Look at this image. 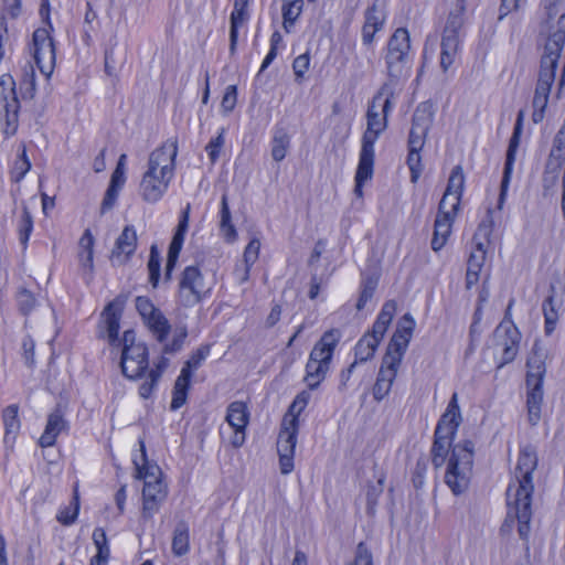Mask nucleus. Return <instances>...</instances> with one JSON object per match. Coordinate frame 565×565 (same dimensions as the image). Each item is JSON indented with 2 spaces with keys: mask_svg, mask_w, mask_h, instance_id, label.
I'll return each mask as SVG.
<instances>
[{
  "mask_svg": "<svg viewBox=\"0 0 565 565\" xmlns=\"http://www.w3.org/2000/svg\"><path fill=\"white\" fill-rule=\"evenodd\" d=\"M537 467L536 451L532 446L521 449L514 471V479L507 489L508 514L503 526L518 521L520 539L527 541L530 534V521L532 518L531 502L533 486V472Z\"/></svg>",
  "mask_w": 565,
  "mask_h": 565,
  "instance_id": "nucleus-1",
  "label": "nucleus"
},
{
  "mask_svg": "<svg viewBox=\"0 0 565 565\" xmlns=\"http://www.w3.org/2000/svg\"><path fill=\"white\" fill-rule=\"evenodd\" d=\"M126 301V295H118L104 308L102 319L109 344H122L120 361L122 374L128 379H138L148 369V349L145 343L136 342V333L134 330H126L122 340L118 338L119 321Z\"/></svg>",
  "mask_w": 565,
  "mask_h": 565,
  "instance_id": "nucleus-2",
  "label": "nucleus"
},
{
  "mask_svg": "<svg viewBox=\"0 0 565 565\" xmlns=\"http://www.w3.org/2000/svg\"><path fill=\"white\" fill-rule=\"evenodd\" d=\"M451 455L445 473V482L455 495L463 493L470 483L473 466L475 444L471 440L456 444L434 438L431 462L435 469L441 468L449 450Z\"/></svg>",
  "mask_w": 565,
  "mask_h": 565,
  "instance_id": "nucleus-3",
  "label": "nucleus"
},
{
  "mask_svg": "<svg viewBox=\"0 0 565 565\" xmlns=\"http://www.w3.org/2000/svg\"><path fill=\"white\" fill-rule=\"evenodd\" d=\"M177 154V139H169L150 153L139 185V193L146 202L156 203L167 192L174 174Z\"/></svg>",
  "mask_w": 565,
  "mask_h": 565,
  "instance_id": "nucleus-4",
  "label": "nucleus"
},
{
  "mask_svg": "<svg viewBox=\"0 0 565 565\" xmlns=\"http://www.w3.org/2000/svg\"><path fill=\"white\" fill-rule=\"evenodd\" d=\"M394 96L393 88L390 83H384L379 92L374 95L371 104L369 105L366 119V130L362 136L361 157L365 161L369 158H374V145L380 135L387 127V116L392 109V98Z\"/></svg>",
  "mask_w": 565,
  "mask_h": 565,
  "instance_id": "nucleus-5",
  "label": "nucleus"
},
{
  "mask_svg": "<svg viewBox=\"0 0 565 565\" xmlns=\"http://www.w3.org/2000/svg\"><path fill=\"white\" fill-rule=\"evenodd\" d=\"M386 74L394 89L396 83L411 70V39L404 28H398L390 36L384 54Z\"/></svg>",
  "mask_w": 565,
  "mask_h": 565,
  "instance_id": "nucleus-6",
  "label": "nucleus"
},
{
  "mask_svg": "<svg viewBox=\"0 0 565 565\" xmlns=\"http://www.w3.org/2000/svg\"><path fill=\"white\" fill-rule=\"evenodd\" d=\"M212 288L198 266H186L180 276L177 301L184 308H193L210 296Z\"/></svg>",
  "mask_w": 565,
  "mask_h": 565,
  "instance_id": "nucleus-7",
  "label": "nucleus"
},
{
  "mask_svg": "<svg viewBox=\"0 0 565 565\" xmlns=\"http://www.w3.org/2000/svg\"><path fill=\"white\" fill-rule=\"evenodd\" d=\"M211 345L205 344L198 348L181 369L180 375L177 377L171 401V409L177 411L186 402L188 390L192 376V371L198 370L205 359L209 356Z\"/></svg>",
  "mask_w": 565,
  "mask_h": 565,
  "instance_id": "nucleus-8",
  "label": "nucleus"
},
{
  "mask_svg": "<svg viewBox=\"0 0 565 565\" xmlns=\"http://www.w3.org/2000/svg\"><path fill=\"white\" fill-rule=\"evenodd\" d=\"M298 419L284 417L277 440L280 472L288 475L294 470V455L297 444Z\"/></svg>",
  "mask_w": 565,
  "mask_h": 565,
  "instance_id": "nucleus-9",
  "label": "nucleus"
},
{
  "mask_svg": "<svg viewBox=\"0 0 565 565\" xmlns=\"http://www.w3.org/2000/svg\"><path fill=\"white\" fill-rule=\"evenodd\" d=\"M415 320L409 313H405L397 323V328L387 345L386 353L383 356L386 363H402L403 356L412 339Z\"/></svg>",
  "mask_w": 565,
  "mask_h": 565,
  "instance_id": "nucleus-10",
  "label": "nucleus"
},
{
  "mask_svg": "<svg viewBox=\"0 0 565 565\" xmlns=\"http://www.w3.org/2000/svg\"><path fill=\"white\" fill-rule=\"evenodd\" d=\"M0 104L4 111V134L13 135L18 128L20 104L15 93V82L10 74H3L0 77Z\"/></svg>",
  "mask_w": 565,
  "mask_h": 565,
  "instance_id": "nucleus-11",
  "label": "nucleus"
},
{
  "mask_svg": "<svg viewBox=\"0 0 565 565\" xmlns=\"http://www.w3.org/2000/svg\"><path fill=\"white\" fill-rule=\"evenodd\" d=\"M135 302L137 311L156 339L161 343L166 341L171 329L168 319L148 297L138 296Z\"/></svg>",
  "mask_w": 565,
  "mask_h": 565,
  "instance_id": "nucleus-12",
  "label": "nucleus"
},
{
  "mask_svg": "<svg viewBox=\"0 0 565 565\" xmlns=\"http://www.w3.org/2000/svg\"><path fill=\"white\" fill-rule=\"evenodd\" d=\"M33 57L40 71L50 75L55 63V47L47 29L39 28L33 32Z\"/></svg>",
  "mask_w": 565,
  "mask_h": 565,
  "instance_id": "nucleus-13",
  "label": "nucleus"
},
{
  "mask_svg": "<svg viewBox=\"0 0 565 565\" xmlns=\"http://www.w3.org/2000/svg\"><path fill=\"white\" fill-rule=\"evenodd\" d=\"M523 117H524L523 111L522 110L519 111L518 118H516V121L514 125L513 134L509 141V147L507 150V157H505L504 169H503V175H502L501 186H500V195H499V200H498V209L499 210H501L504 204L507 192L509 189V184H510V180H511V175H512V171H513V166L515 162V154H516V151H518V148L520 145Z\"/></svg>",
  "mask_w": 565,
  "mask_h": 565,
  "instance_id": "nucleus-14",
  "label": "nucleus"
},
{
  "mask_svg": "<svg viewBox=\"0 0 565 565\" xmlns=\"http://www.w3.org/2000/svg\"><path fill=\"white\" fill-rule=\"evenodd\" d=\"M225 420L234 429L231 444L239 448L245 443V431L249 423V411L247 404L242 401H234L227 406Z\"/></svg>",
  "mask_w": 565,
  "mask_h": 565,
  "instance_id": "nucleus-15",
  "label": "nucleus"
},
{
  "mask_svg": "<svg viewBox=\"0 0 565 565\" xmlns=\"http://www.w3.org/2000/svg\"><path fill=\"white\" fill-rule=\"evenodd\" d=\"M497 345L502 348L500 366L512 362L519 351L521 334L514 324H507L501 321L494 330Z\"/></svg>",
  "mask_w": 565,
  "mask_h": 565,
  "instance_id": "nucleus-16",
  "label": "nucleus"
},
{
  "mask_svg": "<svg viewBox=\"0 0 565 565\" xmlns=\"http://www.w3.org/2000/svg\"><path fill=\"white\" fill-rule=\"evenodd\" d=\"M167 494V486L163 481H148L143 484L141 516L146 520L151 519L158 512Z\"/></svg>",
  "mask_w": 565,
  "mask_h": 565,
  "instance_id": "nucleus-17",
  "label": "nucleus"
},
{
  "mask_svg": "<svg viewBox=\"0 0 565 565\" xmlns=\"http://www.w3.org/2000/svg\"><path fill=\"white\" fill-rule=\"evenodd\" d=\"M465 189V174L461 166H455L450 172L446 191L439 202L441 210L444 207H451L452 211H458L460 206L461 196Z\"/></svg>",
  "mask_w": 565,
  "mask_h": 565,
  "instance_id": "nucleus-18",
  "label": "nucleus"
},
{
  "mask_svg": "<svg viewBox=\"0 0 565 565\" xmlns=\"http://www.w3.org/2000/svg\"><path fill=\"white\" fill-rule=\"evenodd\" d=\"M555 81V76L550 72H539V78L533 97L532 119L535 124L544 118L545 108L548 103L550 92Z\"/></svg>",
  "mask_w": 565,
  "mask_h": 565,
  "instance_id": "nucleus-19",
  "label": "nucleus"
},
{
  "mask_svg": "<svg viewBox=\"0 0 565 565\" xmlns=\"http://www.w3.org/2000/svg\"><path fill=\"white\" fill-rule=\"evenodd\" d=\"M340 339L341 331L339 329H331L324 332L311 350L309 360L330 366L334 349Z\"/></svg>",
  "mask_w": 565,
  "mask_h": 565,
  "instance_id": "nucleus-20",
  "label": "nucleus"
},
{
  "mask_svg": "<svg viewBox=\"0 0 565 565\" xmlns=\"http://www.w3.org/2000/svg\"><path fill=\"white\" fill-rule=\"evenodd\" d=\"M458 211H452L451 207H444L441 211L440 205L438 206V213L435 220L434 235L431 239V248L435 252L441 249L450 233L455 216Z\"/></svg>",
  "mask_w": 565,
  "mask_h": 565,
  "instance_id": "nucleus-21",
  "label": "nucleus"
},
{
  "mask_svg": "<svg viewBox=\"0 0 565 565\" xmlns=\"http://www.w3.org/2000/svg\"><path fill=\"white\" fill-rule=\"evenodd\" d=\"M137 239L135 227L132 225L125 226L115 242L111 260H118L119 264H122L124 260L128 259L137 248Z\"/></svg>",
  "mask_w": 565,
  "mask_h": 565,
  "instance_id": "nucleus-22",
  "label": "nucleus"
},
{
  "mask_svg": "<svg viewBox=\"0 0 565 565\" xmlns=\"http://www.w3.org/2000/svg\"><path fill=\"white\" fill-rule=\"evenodd\" d=\"M126 60V49L119 46L117 36L113 35L109 39L104 52L105 73L110 77L116 76L117 71L124 66Z\"/></svg>",
  "mask_w": 565,
  "mask_h": 565,
  "instance_id": "nucleus-23",
  "label": "nucleus"
},
{
  "mask_svg": "<svg viewBox=\"0 0 565 565\" xmlns=\"http://www.w3.org/2000/svg\"><path fill=\"white\" fill-rule=\"evenodd\" d=\"M399 364L385 362L382 360V364L376 377V382L373 386V397L375 401L381 402L391 392L392 385L396 379Z\"/></svg>",
  "mask_w": 565,
  "mask_h": 565,
  "instance_id": "nucleus-24",
  "label": "nucleus"
},
{
  "mask_svg": "<svg viewBox=\"0 0 565 565\" xmlns=\"http://www.w3.org/2000/svg\"><path fill=\"white\" fill-rule=\"evenodd\" d=\"M486 244L482 241H478L476 243V249L470 253L467 264V273H466V287L467 289L472 288L478 280L480 271L483 267L486 260Z\"/></svg>",
  "mask_w": 565,
  "mask_h": 565,
  "instance_id": "nucleus-25",
  "label": "nucleus"
},
{
  "mask_svg": "<svg viewBox=\"0 0 565 565\" xmlns=\"http://www.w3.org/2000/svg\"><path fill=\"white\" fill-rule=\"evenodd\" d=\"M527 397L526 405L529 418L532 424H536L540 419L541 405L543 401V381L526 380Z\"/></svg>",
  "mask_w": 565,
  "mask_h": 565,
  "instance_id": "nucleus-26",
  "label": "nucleus"
},
{
  "mask_svg": "<svg viewBox=\"0 0 565 565\" xmlns=\"http://www.w3.org/2000/svg\"><path fill=\"white\" fill-rule=\"evenodd\" d=\"M547 353L546 350L539 343L535 342L532 352L526 362V380H542L544 379L546 367L545 360Z\"/></svg>",
  "mask_w": 565,
  "mask_h": 565,
  "instance_id": "nucleus-27",
  "label": "nucleus"
},
{
  "mask_svg": "<svg viewBox=\"0 0 565 565\" xmlns=\"http://www.w3.org/2000/svg\"><path fill=\"white\" fill-rule=\"evenodd\" d=\"M249 0H235L234 9L231 13L230 28V52L234 54L238 39V28L247 20V6Z\"/></svg>",
  "mask_w": 565,
  "mask_h": 565,
  "instance_id": "nucleus-28",
  "label": "nucleus"
},
{
  "mask_svg": "<svg viewBox=\"0 0 565 565\" xmlns=\"http://www.w3.org/2000/svg\"><path fill=\"white\" fill-rule=\"evenodd\" d=\"M65 427L66 422L64 420L62 414L58 411H55L52 414H50L44 433L39 439L40 446L42 448L53 446L55 444L56 437L62 430L65 429Z\"/></svg>",
  "mask_w": 565,
  "mask_h": 565,
  "instance_id": "nucleus-29",
  "label": "nucleus"
},
{
  "mask_svg": "<svg viewBox=\"0 0 565 565\" xmlns=\"http://www.w3.org/2000/svg\"><path fill=\"white\" fill-rule=\"evenodd\" d=\"M396 308L397 306L394 300L386 301L383 305L375 322L373 323L372 331L369 334L381 341L392 322V319L396 312Z\"/></svg>",
  "mask_w": 565,
  "mask_h": 565,
  "instance_id": "nucleus-30",
  "label": "nucleus"
},
{
  "mask_svg": "<svg viewBox=\"0 0 565 565\" xmlns=\"http://www.w3.org/2000/svg\"><path fill=\"white\" fill-rule=\"evenodd\" d=\"M140 451H141V460L142 463L140 465L137 459L134 460V463L136 466L137 471V478L143 480V484H146L148 481H162L161 476V469L156 463H150L147 460L146 456V448L143 441H140Z\"/></svg>",
  "mask_w": 565,
  "mask_h": 565,
  "instance_id": "nucleus-31",
  "label": "nucleus"
},
{
  "mask_svg": "<svg viewBox=\"0 0 565 565\" xmlns=\"http://www.w3.org/2000/svg\"><path fill=\"white\" fill-rule=\"evenodd\" d=\"M440 46V66L446 72L455 62L459 47V34L443 33Z\"/></svg>",
  "mask_w": 565,
  "mask_h": 565,
  "instance_id": "nucleus-32",
  "label": "nucleus"
},
{
  "mask_svg": "<svg viewBox=\"0 0 565 565\" xmlns=\"http://www.w3.org/2000/svg\"><path fill=\"white\" fill-rule=\"evenodd\" d=\"M440 46V66L446 72L455 62L459 47V34L443 33Z\"/></svg>",
  "mask_w": 565,
  "mask_h": 565,
  "instance_id": "nucleus-33",
  "label": "nucleus"
},
{
  "mask_svg": "<svg viewBox=\"0 0 565 565\" xmlns=\"http://www.w3.org/2000/svg\"><path fill=\"white\" fill-rule=\"evenodd\" d=\"M220 232L224 239L228 243H233L237 238L235 226L232 223V215L226 194H223L221 199Z\"/></svg>",
  "mask_w": 565,
  "mask_h": 565,
  "instance_id": "nucleus-34",
  "label": "nucleus"
},
{
  "mask_svg": "<svg viewBox=\"0 0 565 565\" xmlns=\"http://www.w3.org/2000/svg\"><path fill=\"white\" fill-rule=\"evenodd\" d=\"M434 107L430 103H422L413 115L412 128L418 132H428L434 120Z\"/></svg>",
  "mask_w": 565,
  "mask_h": 565,
  "instance_id": "nucleus-35",
  "label": "nucleus"
},
{
  "mask_svg": "<svg viewBox=\"0 0 565 565\" xmlns=\"http://www.w3.org/2000/svg\"><path fill=\"white\" fill-rule=\"evenodd\" d=\"M92 539L97 550V553L90 559V565H107L110 550L104 529L96 527L93 532Z\"/></svg>",
  "mask_w": 565,
  "mask_h": 565,
  "instance_id": "nucleus-36",
  "label": "nucleus"
},
{
  "mask_svg": "<svg viewBox=\"0 0 565 565\" xmlns=\"http://www.w3.org/2000/svg\"><path fill=\"white\" fill-rule=\"evenodd\" d=\"M19 407L15 404L7 406L2 412V419L4 425V441H13L20 430V419L18 416Z\"/></svg>",
  "mask_w": 565,
  "mask_h": 565,
  "instance_id": "nucleus-37",
  "label": "nucleus"
},
{
  "mask_svg": "<svg viewBox=\"0 0 565 565\" xmlns=\"http://www.w3.org/2000/svg\"><path fill=\"white\" fill-rule=\"evenodd\" d=\"M454 9L450 10L443 33L459 34L463 25V14L467 0H454Z\"/></svg>",
  "mask_w": 565,
  "mask_h": 565,
  "instance_id": "nucleus-38",
  "label": "nucleus"
},
{
  "mask_svg": "<svg viewBox=\"0 0 565 565\" xmlns=\"http://www.w3.org/2000/svg\"><path fill=\"white\" fill-rule=\"evenodd\" d=\"M562 50L563 46L554 43L551 40H547L544 49V54L541 58L540 72H550L552 73L553 76H555Z\"/></svg>",
  "mask_w": 565,
  "mask_h": 565,
  "instance_id": "nucleus-39",
  "label": "nucleus"
},
{
  "mask_svg": "<svg viewBox=\"0 0 565 565\" xmlns=\"http://www.w3.org/2000/svg\"><path fill=\"white\" fill-rule=\"evenodd\" d=\"M380 340L371 334H364L356 343L354 348V356L356 363L366 362L372 359L379 344Z\"/></svg>",
  "mask_w": 565,
  "mask_h": 565,
  "instance_id": "nucleus-40",
  "label": "nucleus"
},
{
  "mask_svg": "<svg viewBox=\"0 0 565 565\" xmlns=\"http://www.w3.org/2000/svg\"><path fill=\"white\" fill-rule=\"evenodd\" d=\"M330 370L329 365L308 360L306 364V376L305 382L309 390H316L320 383L326 379Z\"/></svg>",
  "mask_w": 565,
  "mask_h": 565,
  "instance_id": "nucleus-41",
  "label": "nucleus"
},
{
  "mask_svg": "<svg viewBox=\"0 0 565 565\" xmlns=\"http://www.w3.org/2000/svg\"><path fill=\"white\" fill-rule=\"evenodd\" d=\"M189 526L185 521H180L173 532L172 552L177 556H182L189 552Z\"/></svg>",
  "mask_w": 565,
  "mask_h": 565,
  "instance_id": "nucleus-42",
  "label": "nucleus"
},
{
  "mask_svg": "<svg viewBox=\"0 0 565 565\" xmlns=\"http://www.w3.org/2000/svg\"><path fill=\"white\" fill-rule=\"evenodd\" d=\"M290 145V138L284 129H277L271 141V157L279 162L285 159Z\"/></svg>",
  "mask_w": 565,
  "mask_h": 565,
  "instance_id": "nucleus-43",
  "label": "nucleus"
},
{
  "mask_svg": "<svg viewBox=\"0 0 565 565\" xmlns=\"http://www.w3.org/2000/svg\"><path fill=\"white\" fill-rule=\"evenodd\" d=\"M373 164L374 158H369V161H365L363 157L360 156L359 164L355 173V188L354 192L358 196L362 195V185L365 181L370 180L373 175Z\"/></svg>",
  "mask_w": 565,
  "mask_h": 565,
  "instance_id": "nucleus-44",
  "label": "nucleus"
},
{
  "mask_svg": "<svg viewBox=\"0 0 565 565\" xmlns=\"http://www.w3.org/2000/svg\"><path fill=\"white\" fill-rule=\"evenodd\" d=\"M542 310L545 320V333L550 335L555 330L558 320V311L554 296L551 295L543 301Z\"/></svg>",
  "mask_w": 565,
  "mask_h": 565,
  "instance_id": "nucleus-45",
  "label": "nucleus"
},
{
  "mask_svg": "<svg viewBox=\"0 0 565 565\" xmlns=\"http://www.w3.org/2000/svg\"><path fill=\"white\" fill-rule=\"evenodd\" d=\"M33 231V217L25 204L22 205V214L18 224V233L21 245L25 248Z\"/></svg>",
  "mask_w": 565,
  "mask_h": 565,
  "instance_id": "nucleus-46",
  "label": "nucleus"
},
{
  "mask_svg": "<svg viewBox=\"0 0 565 565\" xmlns=\"http://www.w3.org/2000/svg\"><path fill=\"white\" fill-rule=\"evenodd\" d=\"M459 425V422H450V419L440 417L435 429L434 438L454 443Z\"/></svg>",
  "mask_w": 565,
  "mask_h": 565,
  "instance_id": "nucleus-47",
  "label": "nucleus"
},
{
  "mask_svg": "<svg viewBox=\"0 0 565 565\" xmlns=\"http://www.w3.org/2000/svg\"><path fill=\"white\" fill-rule=\"evenodd\" d=\"M302 0H292L282 6L284 28L289 32V26L295 23L302 10Z\"/></svg>",
  "mask_w": 565,
  "mask_h": 565,
  "instance_id": "nucleus-48",
  "label": "nucleus"
},
{
  "mask_svg": "<svg viewBox=\"0 0 565 565\" xmlns=\"http://www.w3.org/2000/svg\"><path fill=\"white\" fill-rule=\"evenodd\" d=\"M79 245L83 248V252L79 254V260L83 266H87L90 269L93 268V245L94 237L89 230H86L83 236L79 239Z\"/></svg>",
  "mask_w": 565,
  "mask_h": 565,
  "instance_id": "nucleus-49",
  "label": "nucleus"
},
{
  "mask_svg": "<svg viewBox=\"0 0 565 565\" xmlns=\"http://www.w3.org/2000/svg\"><path fill=\"white\" fill-rule=\"evenodd\" d=\"M380 0H374L372 6H370L364 13V22L372 24L379 29H383L385 23V12L383 8L379 4Z\"/></svg>",
  "mask_w": 565,
  "mask_h": 565,
  "instance_id": "nucleus-50",
  "label": "nucleus"
},
{
  "mask_svg": "<svg viewBox=\"0 0 565 565\" xmlns=\"http://www.w3.org/2000/svg\"><path fill=\"white\" fill-rule=\"evenodd\" d=\"M259 248H260V243L258 239H252L248 243V245L246 246V248L244 250L245 266H244L243 276L241 278L242 282L247 280L248 274H249V268L258 258Z\"/></svg>",
  "mask_w": 565,
  "mask_h": 565,
  "instance_id": "nucleus-51",
  "label": "nucleus"
},
{
  "mask_svg": "<svg viewBox=\"0 0 565 565\" xmlns=\"http://www.w3.org/2000/svg\"><path fill=\"white\" fill-rule=\"evenodd\" d=\"M377 279L373 277L365 278L361 284V292L356 302V309L362 310L370 301L376 290Z\"/></svg>",
  "mask_w": 565,
  "mask_h": 565,
  "instance_id": "nucleus-52",
  "label": "nucleus"
},
{
  "mask_svg": "<svg viewBox=\"0 0 565 565\" xmlns=\"http://www.w3.org/2000/svg\"><path fill=\"white\" fill-rule=\"evenodd\" d=\"M494 226V221L492 217V211L489 209L487 212L486 217L481 221V223L478 225L477 232L473 236V239L476 243L478 241H482L486 243H489L490 236L492 235Z\"/></svg>",
  "mask_w": 565,
  "mask_h": 565,
  "instance_id": "nucleus-53",
  "label": "nucleus"
},
{
  "mask_svg": "<svg viewBox=\"0 0 565 565\" xmlns=\"http://www.w3.org/2000/svg\"><path fill=\"white\" fill-rule=\"evenodd\" d=\"M310 397L311 394L308 391H301L297 394L284 417H294L295 419H298V416L308 405Z\"/></svg>",
  "mask_w": 565,
  "mask_h": 565,
  "instance_id": "nucleus-54",
  "label": "nucleus"
},
{
  "mask_svg": "<svg viewBox=\"0 0 565 565\" xmlns=\"http://www.w3.org/2000/svg\"><path fill=\"white\" fill-rule=\"evenodd\" d=\"M149 282L153 288L158 287L160 278V257L156 246H151L148 260Z\"/></svg>",
  "mask_w": 565,
  "mask_h": 565,
  "instance_id": "nucleus-55",
  "label": "nucleus"
},
{
  "mask_svg": "<svg viewBox=\"0 0 565 565\" xmlns=\"http://www.w3.org/2000/svg\"><path fill=\"white\" fill-rule=\"evenodd\" d=\"M406 162L411 171V181L416 183L423 172L420 150H408Z\"/></svg>",
  "mask_w": 565,
  "mask_h": 565,
  "instance_id": "nucleus-56",
  "label": "nucleus"
},
{
  "mask_svg": "<svg viewBox=\"0 0 565 565\" xmlns=\"http://www.w3.org/2000/svg\"><path fill=\"white\" fill-rule=\"evenodd\" d=\"M31 169V162L26 156L25 148H23L18 160L14 162L12 179L14 182H20Z\"/></svg>",
  "mask_w": 565,
  "mask_h": 565,
  "instance_id": "nucleus-57",
  "label": "nucleus"
},
{
  "mask_svg": "<svg viewBox=\"0 0 565 565\" xmlns=\"http://www.w3.org/2000/svg\"><path fill=\"white\" fill-rule=\"evenodd\" d=\"M17 301L20 311L26 316L29 315L35 307L36 300L31 291L25 288L19 290L17 295Z\"/></svg>",
  "mask_w": 565,
  "mask_h": 565,
  "instance_id": "nucleus-58",
  "label": "nucleus"
},
{
  "mask_svg": "<svg viewBox=\"0 0 565 565\" xmlns=\"http://www.w3.org/2000/svg\"><path fill=\"white\" fill-rule=\"evenodd\" d=\"M548 29H553L550 31L547 40L553 41L561 46H564L565 43V13H561L558 19H556L555 25L548 26Z\"/></svg>",
  "mask_w": 565,
  "mask_h": 565,
  "instance_id": "nucleus-59",
  "label": "nucleus"
},
{
  "mask_svg": "<svg viewBox=\"0 0 565 565\" xmlns=\"http://www.w3.org/2000/svg\"><path fill=\"white\" fill-rule=\"evenodd\" d=\"M161 377L160 370H150L148 380H146L139 387V395L142 398H149L157 386L159 379Z\"/></svg>",
  "mask_w": 565,
  "mask_h": 565,
  "instance_id": "nucleus-60",
  "label": "nucleus"
},
{
  "mask_svg": "<svg viewBox=\"0 0 565 565\" xmlns=\"http://www.w3.org/2000/svg\"><path fill=\"white\" fill-rule=\"evenodd\" d=\"M237 100V88L235 85H230L226 87L225 94L221 102V108L225 114L231 113L236 105Z\"/></svg>",
  "mask_w": 565,
  "mask_h": 565,
  "instance_id": "nucleus-61",
  "label": "nucleus"
},
{
  "mask_svg": "<svg viewBox=\"0 0 565 565\" xmlns=\"http://www.w3.org/2000/svg\"><path fill=\"white\" fill-rule=\"evenodd\" d=\"M224 128L221 129L220 134L211 139V141L206 145L205 150L212 162H215L218 158V153L221 148L224 145Z\"/></svg>",
  "mask_w": 565,
  "mask_h": 565,
  "instance_id": "nucleus-62",
  "label": "nucleus"
},
{
  "mask_svg": "<svg viewBox=\"0 0 565 565\" xmlns=\"http://www.w3.org/2000/svg\"><path fill=\"white\" fill-rule=\"evenodd\" d=\"M310 64L309 54H301L294 60L292 70L297 79L302 78Z\"/></svg>",
  "mask_w": 565,
  "mask_h": 565,
  "instance_id": "nucleus-63",
  "label": "nucleus"
},
{
  "mask_svg": "<svg viewBox=\"0 0 565 565\" xmlns=\"http://www.w3.org/2000/svg\"><path fill=\"white\" fill-rule=\"evenodd\" d=\"M354 565H373L372 554L364 543H359Z\"/></svg>",
  "mask_w": 565,
  "mask_h": 565,
  "instance_id": "nucleus-64",
  "label": "nucleus"
}]
</instances>
